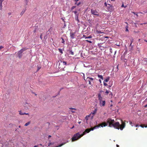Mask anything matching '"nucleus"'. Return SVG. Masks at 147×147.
Segmentation results:
<instances>
[{"instance_id":"43","label":"nucleus","mask_w":147,"mask_h":147,"mask_svg":"<svg viewBox=\"0 0 147 147\" xmlns=\"http://www.w3.org/2000/svg\"><path fill=\"white\" fill-rule=\"evenodd\" d=\"M140 126L141 127H142V128H144V125H143V124L141 125H140Z\"/></svg>"},{"instance_id":"11","label":"nucleus","mask_w":147,"mask_h":147,"mask_svg":"<svg viewBox=\"0 0 147 147\" xmlns=\"http://www.w3.org/2000/svg\"><path fill=\"white\" fill-rule=\"evenodd\" d=\"M97 111V109H96V108L95 109L94 111L93 112H92L90 114H92L93 115L92 117H93L94 115L96 114V112Z\"/></svg>"},{"instance_id":"17","label":"nucleus","mask_w":147,"mask_h":147,"mask_svg":"<svg viewBox=\"0 0 147 147\" xmlns=\"http://www.w3.org/2000/svg\"><path fill=\"white\" fill-rule=\"evenodd\" d=\"M105 100H102V105L103 106H104L105 105Z\"/></svg>"},{"instance_id":"42","label":"nucleus","mask_w":147,"mask_h":147,"mask_svg":"<svg viewBox=\"0 0 147 147\" xmlns=\"http://www.w3.org/2000/svg\"><path fill=\"white\" fill-rule=\"evenodd\" d=\"M70 109H73V110H74L76 111V109H75V108H70Z\"/></svg>"},{"instance_id":"10","label":"nucleus","mask_w":147,"mask_h":147,"mask_svg":"<svg viewBox=\"0 0 147 147\" xmlns=\"http://www.w3.org/2000/svg\"><path fill=\"white\" fill-rule=\"evenodd\" d=\"M108 6H107V9L108 10V11H111V10H112L113 9V6L109 4H108Z\"/></svg>"},{"instance_id":"38","label":"nucleus","mask_w":147,"mask_h":147,"mask_svg":"<svg viewBox=\"0 0 147 147\" xmlns=\"http://www.w3.org/2000/svg\"><path fill=\"white\" fill-rule=\"evenodd\" d=\"M83 74V78H84V80H85V81H86L85 79V75H84V74L83 73H82Z\"/></svg>"},{"instance_id":"18","label":"nucleus","mask_w":147,"mask_h":147,"mask_svg":"<svg viewBox=\"0 0 147 147\" xmlns=\"http://www.w3.org/2000/svg\"><path fill=\"white\" fill-rule=\"evenodd\" d=\"M25 11V10H23L20 13V15L22 16L24 13Z\"/></svg>"},{"instance_id":"59","label":"nucleus","mask_w":147,"mask_h":147,"mask_svg":"<svg viewBox=\"0 0 147 147\" xmlns=\"http://www.w3.org/2000/svg\"><path fill=\"white\" fill-rule=\"evenodd\" d=\"M74 127V126H73V127H72L71 128V129H73Z\"/></svg>"},{"instance_id":"53","label":"nucleus","mask_w":147,"mask_h":147,"mask_svg":"<svg viewBox=\"0 0 147 147\" xmlns=\"http://www.w3.org/2000/svg\"><path fill=\"white\" fill-rule=\"evenodd\" d=\"M51 137V136L50 135H49L48 136V139H49L50 137Z\"/></svg>"},{"instance_id":"15","label":"nucleus","mask_w":147,"mask_h":147,"mask_svg":"<svg viewBox=\"0 0 147 147\" xmlns=\"http://www.w3.org/2000/svg\"><path fill=\"white\" fill-rule=\"evenodd\" d=\"M109 77H108L104 81V82H108L109 80Z\"/></svg>"},{"instance_id":"40","label":"nucleus","mask_w":147,"mask_h":147,"mask_svg":"<svg viewBox=\"0 0 147 147\" xmlns=\"http://www.w3.org/2000/svg\"><path fill=\"white\" fill-rule=\"evenodd\" d=\"M104 5L105 6L107 7V4L106 2H105L104 3Z\"/></svg>"},{"instance_id":"62","label":"nucleus","mask_w":147,"mask_h":147,"mask_svg":"<svg viewBox=\"0 0 147 147\" xmlns=\"http://www.w3.org/2000/svg\"><path fill=\"white\" fill-rule=\"evenodd\" d=\"M99 81L100 82V83H101V80L100 79L99 80Z\"/></svg>"},{"instance_id":"7","label":"nucleus","mask_w":147,"mask_h":147,"mask_svg":"<svg viewBox=\"0 0 147 147\" xmlns=\"http://www.w3.org/2000/svg\"><path fill=\"white\" fill-rule=\"evenodd\" d=\"M23 105L25 109H28L31 107V105L29 103L27 102H26L23 104Z\"/></svg>"},{"instance_id":"44","label":"nucleus","mask_w":147,"mask_h":147,"mask_svg":"<svg viewBox=\"0 0 147 147\" xmlns=\"http://www.w3.org/2000/svg\"><path fill=\"white\" fill-rule=\"evenodd\" d=\"M2 9V5L0 4V9L1 10Z\"/></svg>"},{"instance_id":"4","label":"nucleus","mask_w":147,"mask_h":147,"mask_svg":"<svg viewBox=\"0 0 147 147\" xmlns=\"http://www.w3.org/2000/svg\"><path fill=\"white\" fill-rule=\"evenodd\" d=\"M26 48H23L19 51L17 53L18 56L19 58H21L22 57V53L24 51L27 50Z\"/></svg>"},{"instance_id":"47","label":"nucleus","mask_w":147,"mask_h":147,"mask_svg":"<svg viewBox=\"0 0 147 147\" xmlns=\"http://www.w3.org/2000/svg\"><path fill=\"white\" fill-rule=\"evenodd\" d=\"M61 19L63 20V21L64 22V23L65 24V21L64 20V19L62 18Z\"/></svg>"},{"instance_id":"45","label":"nucleus","mask_w":147,"mask_h":147,"mask_svg":"<svg viewBox=\"0 0 147 147\" xmlns=\"http://www.w3.org/2000/svg\"><path fill=\"white\" fill-rule=\"evenodd\" d=\"M132 43H131L130 45V46H130V47H131V48H132L133 47V45H132Z\"/></svg>"},{"instance_id":"35","label":"nucleus","mask_w":147,"mask_h":147,"mask_svg":"<svg viewBox=\"0 0 147 147\" xmlns=\"http://www.w3.org/2000/svg\"><path fill=\"white\" fill-rule=\"evenodd\" d=\"M76 7V6H73L71 8V9L72 10L74 8H75Z\"/></svg>"},{"instance_id":"16","label":"nucleus","mask_w":147,"mask_h":147,"mask_svg":"<svg viewBox=\"0 0 147 147\" xmlns=\"http://www.w3.org/2000/svg\"><path fill=\"white\" fill-rule=\"evenodd\" d=\"M100 101V105H102V97H101V98H99L98 99Z\"/></svg>"},{"instance_id":"14","label":"nucleus","mask_w":147,"mask_h":147,"mask_svg":"<svg viewBox=\"0 0 147 147\" xmlns=\"http://www.w3.org/2000/svg\"><path fill=\"white\" fill-rule=\"evenodd\" d=\"M53 30V28L52 27H51L49 29L48 31L47 32H51Z\"/></svg>"},{"instance_id":"64","label":"nucleus","mask_w":147,"mask_h":147,"mask_svg":"<svg viewBox=\"0 0 147 147\" xmlns=\"http://www.w3.org/2000/svg\"><path fill=\"white\" fill-rule=\"evenodd\" d=\"M117 52V51H116L115 52V55L116 54V53Z\"/></svg>"},{"instance_id":"13","label":"nucleus","mask_w":147,"mask_h":147,"mask_svg":"<svg viewBox=\"0 0 147 147\" xmlns=\"http://www.w3.org/2000/svg\"><path fill=\"white\" fill-rule=\"evenodd\" d=\"M74 34L73 33H70V36L71 38L73 39L74 38Z\"/></svg>"},{"instance_id":"49","label":"nucleus","mask_w":147,"mask_h":147,"mask_svg":"<svg viewBox=\"0 0 147 147\" xmlns=\"http://www.w3.org/2000/svg\"><path fill=\"white\" fill-rule=\"evenodd\" d=\"M136 127H139V126L138 125H136Z\"/></svg>"},{"instance_id":"61","label":"nucleus","mask_w":147,"mask_h":147,"mask_svg":"<svg viewBox=\"0 0 147 147\" xmlns=\"http://www.w3.org/2000/svg\"><path fill=\"white\" fill-rule=\"evenodd\" d=\"M144 41L146 42H147V40H144Z\"/></svg>"},{"instance_id":"46","label":"nucleus","mask_w":147,"mask_h":147,"mask_svg":"<svg viewBox=\"0 0 147 147\" xmlns=\"http://www.w3.org/2000/svg\"><path fill=\"white\" fill-rule=\"evenodd\" d=\"M81 3V2H79L77 4V6H79Z\"/></svg>"},{"instance_id":"34","label":"nucleus","mask_w":147,"mask_h":147,"mask_svg":"<svg viewBox=\"0 0 147 147\" xmlns=\"http://www.w3.org/2000/svg\"><path fill=\"white\" fill-rule=\"evenodd\" d=\"M42 34H41L40 35V38L41 39V40H42Z\"/></svg>"},{"instance_id":"37","label":"nucleus","mask_w":147,"mask_h":147,"mask_svg":"<svg viewBox=\"0 0 147 147\" xmlns=\"http://www.w3.org/2000/svg\"><path fill=\"white\" fill-rule=\"evenodd\" d=\"M24 0L25 1V3H26V5H27L28 4V0Z\"/></svg>"},{"instance_id":"56","label":"nucleus","mask_w":147,"mask_h":147,"mask_svg":"<svg viewBox=\"0 0 147 147\" xmlns=\"http://www.w3.org/2000/svg\"><path fill=\"white\" fill-rule=\"evenodd\" d=\"M77 4L78 3L76 2L75 3V4L76 5H77Z\"/></svg>"},{"instance_id":"52","label":"nucleus","mask_w":147,"mask_h":147,"mask_svg":"<svg viewBox=\"0 0 147 147\" xmlns=\"http://www.w3.org/2000/svg\"><path fill=\"white\" fill-rule=\"evenodd\" d=\"M130 124L131 125L132 124V123L131 121H130Z\"/></svg>"},{"instance_id":"41","label":"nucleus","mask_w":147,"mask_h":147,"mask_svg":"<svg viewBox=\"0 0 147 147\" xmlns=\"http://www.w3.org/2000/svg\"><path fill=\"white\" fill-rule=\"evenodd\" d=\"M3 48V47L2 46H0V50Z\"/></svg>"},{"instance_id":"2","label":"nucleus","mask_w":147,"mask_h":147,"mask_svg":"<svg viewBox=\"0 0 147 147\" xmlns=\"http://www.w3.org/2000/svg\"><path fill=\"white\" fill-rule=\"evenodd\" d=\"M95 129H96L95 127H91L89 129H86L84 131L81 135H80L79 132L76 134H74L73 137L71 138L72 141L74 142L77 140L81 138L83 136L85 135L86 133H88L91 131H93Z\"/></svg>"},{"instance_id":"31","label":"nucleus","mask_w":147,"mask_h":147,"mask_svg":"<svg viewBox=\"0 0 147 147\" xmlns=\"http://www.w3.org/2000/svg\"><path fill=\"white\" fill-rule=\"evenodd\" d=\"M106 82H103V84H104V85L105 86H107V84L106 83H105Z\"/></svg>"},{"instance_id":"24","label":"nucleus","mask_w":147,"mask_h":147,"mask_svg":"<svg viewBox=\"0 0 147 147\" xmlns=\"http://www.w3.org/2000/svg\"><path fill=\"white\" fill-rule=\"evenodd\" d=\"M54 144V143L50 142L48 144V146H50L51 145H53Z\"/></svg>"},{"instance_id":"48","label":"nucleus","mask_w":147,"mask_h":147,"mask_svg":"<svg viewBox=\"0 0 147 147\" xmlns=\"http://www.w3.org/2000/svg\"><path fill=\"white\" fill-rule=\"evenodd\" d=\"M91 115V114H90V115H88L87 116V117H90V115ZM87 117V116H86V118Z\"/></svg>"},{"instance_id":"63","label":"nucleus","mask_w":147,"mask_h":147,"mask_svg":"<svg viewBox=\"0 0 147 147\" xmlns=\"http://www.w3.org/2000/svg\"><path fill=\"white\" fill-rule=\"evenodd\" d=\"M38 146H35L34 147H38Z\"/></svg>"},{"instance_id":"30","label":"nucleus","mask_w":147,"mask_h":147,"mask_svg":"<svg viewBox=\"0 0 147 147\" xmlns=\"http://www.w3.org/2000/svg\"><path fill=\"white\" fill-rule=\"evenodd\" d=\"M110 54H111V53H113L112 49L111 48L110 49Z\"/></svg>"},{"instance_id":"22","label":"nucleus","mask_w":147,"mask_h":147,"mask_svg":"<svg viewBox=\"0 0 147 147\" xmlns=\"http://www.w3.org/2000/svg\"><path fill=\"white\" fill-rule=\"evenodd\" d=\"M85 41L88 42H89L90 43H92V42L91 41H90V40H85Z\"/></svg>"},{"instance_id":"20","label":"nucleus","mask_w":147,"mask_h":147,"mask_svg":"<svg viewBox=\"0 0 147 147\" xmlns=\"http://www.w3.org/2000/svg\"><path fill=\"white\" fill-rule=\"evenodd\" d=\"M98 78L101 79L102 80H103V78L102 76V75H98Z\"/></svg>"},{"instance_id":"33","label":"nucleus","mask_w":147,"mask_h":147,"mask_svg":"<svg viewBox=\"0 0 147 147\" xmlns=\"http://www.w3.org/2000/svg\"><path fill=\"white\" fill-rule=\"evenodd\" d=\"M3 1L4 0H0V4L2 5V3Z\"/></svg>"},{"instance_id":"32","label":"nucleus","mask_w":147,"mask_h":147,"mask_svg":"<svg viewBox=\"0 0 147 147\" xmlns=\"http://www.w3.org/2000/svg\"><path fill=\"white\" fill-rule=\"evenodd\" d=\"M98 99L99 98H101V97H102L101 96V95L100 94H98Z\"/></svg>"},{"instance_id":"6","label":"nucleus","mask_w":147,"mask_h":147,"mask_svg":"<svg viewBox=\"0 0 147 147\" xmlns=\"http://www.w3.org/2000/svg\"><path fill=\"white\" fill-rule=\"evenodd\" d=\"M91 13L92 14L94 15L97 16H99V13L96 10L94 9H91Z\"/></svg>"},{"instance_id":"21","label":"nucleus","mask_w":147,"mask_h":147,"mask_svg":"<svg viewBox=\"0 0 147 147\" xmlns=\"http://www.w3.org/2000/svg\"><path fill=\"white\" fill-rule=\"evenodd\" d=\"M92 38V36L91 35H90L89 36H86V37H85V38Z\"/></svg>"},{"instance_id":"9","label":"nucleus","mask_w":147,"mask_h":147,"mask_svg":"<svg viewBox=\"0 0 147 147\" xmlns=\"http://www.w3.org/2000/svg\"><path fill=\"white\" fill-rule=\"evenodd\" d=\"M73 12L75 14V20L77 21L78 22H79L80 21L78 18L79 14V13H78L76 11H73Z\"/></svg>"},{"instance_id":"29","label":"nucleus","mask_w":147,"mask_h":147,"mask_svg":"<svg viewBox=\"0 0 147 147\" xmlns=\"http://www.w3.org/2000/svg\"><path fill=\"white\" fill-rule=\"evenodd\" d=\"M61 39H62V42H61L62 43H64L65 42L64 39L62 38H61Z\"/></svg>"},{"instance_id":"12","label":"nucleus","mask_w":147,"mask_h":147,"mask_svg":"<svg viewBox=\"0 0 147 147\" xmlns=\"http://www.w3.org/2000/svg\"><path fill=\"white\" fill-rule=\"evenodd\" d=\"M19 112V114L20 115H28V113H23L21 111H20Z\"/></svg>"},{"instance_id":"54","label":"nucleus","mask_w":147,"mask_h":147,"mask_svg":"<svg viewBox=\"0 0 147 147\" xmlns=\"http://www.w3.org/2000/svg\"><path fill=\"white\" fill-rule=\"evenodd\" d=\"M116 146H117V147H119V145H117V144Z\"/></svg>"},{"instance_id":"50","label":"nucleus","mask_w":147,"mask_h":147,"mask_svg":"<svg viewBox=\"0 0 147 147\" xmlns=\"http://www.w3.org/2000/svg\"><path fill=\"white\" fill-rule=\"evenodd\" d=\"M110 92L111 93L110 94V95H111V96H113V94H112V93L111 92Z\"/></svg>"},{"instance_id":"55","label":"nucleus","mask_w":147,"mask_h":147,"mask_svg":"<svg viewBox=\"0 0 147 147\" xmlns=\"http://www.w3.org/2000/svg\"><path fill=\"white\" fill-rule=\"evenodd\" d=\"M144 107H147V104H146V105L145 106H144Z\"/></svg>"},{"instance_id":"51","label":"nucleus","mask_w":147,"mask_h":147,"mask_svg":"<svg viewBox=\"0 0 147 147\" xmlns=\"http://www.w3.org/2000/svg\"><path fill=\"white\" fill-rule=\"evenodd\" d=\"M131 13H134V14H136V13H135V12H134L132 11V12H131Z\"/></svg>"},{"instance_id":"23","label":"nucleus","mask_w":147,"mask_h":147,"mask_svg":"<svg viewBox=\"0 0 147 147\" xmlns=\"http://www.w3.org/2000/svg\"><path fill=\"white\" fill-rule=\"evenodd\" d=\"M59 50V52L61 53H63V51H62V49H58Z\"/></svg>"},{"instance_id":"3","label":"nucleus","mask_w":147,"mask_h":147,"mask_svg":"<svg viewBox=\"0 0 147 147\" xmlns=\"http://www.w3.org/2000/svg\"><path fill=\"white\" fill-rule=\"evenodd\" d=\"M67 65V63L66 62L60 61V62L59 63V68L61 70H64V69L65 67V66Z\"/></svg>"},{"instance_id":"36","label":"nucleus","mask_w":147,"mask_h":147,"mask_svg":"<svg viewBox=\"0 0 147 147\" xmlns=\"http://www.w3.org/2000/svg\"><path fill=\"white\" fill-rule=\"evenodd\" d=\"M96 31L98 33H102V32H101V31L100 30H97Z\"/></svg>"},{"instance_id":"26","label":"nucleus","mask_w":147,"mask_h":147,"mask_svg":"<svg viewBox=\"0 0 147 147\" xmlns=\"http://www.w3.org/2000/svg\"><path fill=\"white\" fill-rule=\"evenodd\" d=\"M130 40H131V43H132V42H133L134 41V39L133 38H132L130 39Z\"/></svg>"},{"instance_id":"8","label":"nucleus","mask_w":147,"mask_h":147,"mask_svg":"<svg viewBox=\"0 0 147 147\" xmlns=\"http://www.w3.org/2000/svg\"><path fill=\"white\" fill-rule=\"evenodd\" d=\"M94 79L92 78L87 77L86 79V81L88 82L89 84L92 86V82H93V80Z\"/></svg>"},{"instance_id":"19","label":"nucleus","mask_w":147,"mask_h":147,"mask_svg":"<svg viewBox=\"0 0 147 147\" xmlns=\"http://www.w3.org/2000/svg\"><path fill=\"white\" fill-rule=\"evenodd\" d=\"M30 121L28 122L27 123H25V124L24 125L25 126H27L28 125H29L30 124Z\"/></svg>"},{"instance_id":"5","label":"nucleus","mask_w":147,"mask_h":147,"mask_svg":"<svg viewBox=\"0 0 147 147\" xmlns=\"http://www.w3.org/2000/svg\"><path fill=\"white\" fill-rule=\"evenodd\" d=\"M107 123L105 122H104L101 124H99L98 125L95 126L94 127L95 129H96L97 128H98L100 127H105L107 126Z\"/></svg>"},{"instance_id":"28","label":"nucleus","mask_w":147,"mask_h":147,"mask_svg":"<svg viewBox=\"0 0 147 147\" xmlns=\"http://www.w3.org/2000/svg\"><path fill=\"white\" fill-rule=\"evenodd\" d=\"M70 53L71 55H73L74 54V52H73L72 51H70Z\"/></svg>"},{"instance_id":"60","label":"nucleus","mask_w":147,"mask_h":147,"mask_svg":"<svg viewBox=\"0 0 147 147\" xmlns=\"http://www.w3.org/2000/svg\"><path fill=\"white\" fill-rule=\"evenodd\" d=\"M75 1L77 2L79 0H74Z\"/></svg>"},{"instance_id":"58","label":"nucleus","mask_w":147,"mask_h":147,"mask_svg":"<svg viewBox=\"0 0 147 147\" xmlns=\"http://www.w3.org/2000/svg\"><path fill=\"white\" fill-rule=\"evenodd\" d=\"M36 32V30H35L34 31V33L35 32Z\"/></svg>"},{"instance_id":"25","label":"nucleus","mask_w":147,"mask_h":147,"mask_svg":"<svg viewBox=\"0 0 147 147\" xmlns=\"http://www.w3.org/2000/svg\"><path fill=\"white\" fill-rule=\"evenodd\" d=\"M41 68V67L40 66L39 67L38 65L37 69V71H39V70Z\"/></svg>"},{"instance_id":"39","label":"nucleus","mask_w":147,"mask_h":147,"mask_svg":"<svg viewBox=\"0 0 147 147\" xmlns=\"http://www.w3.org/2000/svg\"><path fill=\"white\" fill-rule=\"evenodd\" d=\"M126 7H127L126 5L125 6H124V5H123V4L122 5H121V7H124L125 8Z\"/></svg>"},{"instance_id":"1","label":"nucleus","mask_w":147,"mask_h":147,"mask_svg":"<svg viewBox=\"0 0 147 147\" xmlns=\"http://www.w3.org/2000/svg\"><path fill=\"white\" fill-rule=\"evenodd\" d=\"M121 124L120 125L119 122H115L114 119H112L110 118H108L107 120V123H109V125L110 127H113L115 128L119 129H120L121 130H122L125 126L126 121H123L121 120Z\"/></svg>"},{"instance_id":"57","label":"nucleus","mask_w":147,"mask_h":147,"mask_svg":"<svg viewBox=\"0 0 147 147\" xmlns=\"http://www.w3.org/2000/svg\"><path fill=\"white\" fill-rule=\"evenodd\" d=\"M135 15H136V16H137V17H138V14H136Z\"/></svg>"},{"instance_id":"27","label":"nucleus","mask_w":147,"mask_h":147,"mask_svg":"<svg viewBox=\"0 0 147 147\" xmlns=\"http://www.w3.org/2000/svg\"><path fill=\"white\" fill-rule=\"evenodd\" d=\"M110 91L107 90L106 92H105V94H107V95L108 93H110Z\"/></svg>"}]
</instances>
